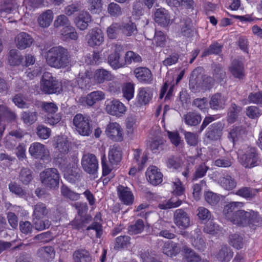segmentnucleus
<instances>
[{"instance_id":"nucleus-60","label":"nucleus","mask_w":262,"mask_h":262,"mask_svg":"<svg viewBox=\"0 0 262 262\" xmlns=\"http://www.w3.org/2000/svg\"><path fill=\"white\" fill-rule=\"evenodd\" d=\"M71 24V22L67 16L64 14H60L56 17L54 21L55 28L65 27Z\"/></svg>"},{"instance_id":"nucleus-11","label":"nucleus","mask_w":262,"mask_h":262,"mask_svg":"<svg viewBox=\"0 0 262 262\" xmlns=\"http://www.w3.org/2000/svg\"><path fill=\"white\" fill-rule=\"evenodd\" d=\"M105 94L100 91H94L86 96L81 97L78 99L79 104L84 106H92L97 102L105 99Z\"/></svg>"},{"instance_id":"nucleus-15","label":"nucleus","mask_w":262,"mask_h":262,"mask_svg":"<svg viewBox=\"0 0 262 262\" xmlns=\"http://www.w3.org/2000/svg\"><path fill=\"white\" fill-rule=\"evenodd\" d=\"M86 39L90 47L100 46L104 41L103 33L101 29L95 28L89 31Z\"/></svg>"},{"instance_id":"nucleus-64","label":"nucleus","mask_w":262,"mask_h":262,"mask_svg":"<svg viewBox=\"0 0 262 262\" xmlns=\"http://www.w3.org/2000/svg\"><path fill=\"white\" fill-rule=\"evenodd\" d=\"M120 29V24L114 23L112 24L107 30V34L111 39H114L117 37Z\"/></svg>"},{"instance_id":"nucleus-58","label":"nucleus","mask_w":262,"mask_h":262,"mask_svg":"<svg viewBox=\"0 0 262 262\" xmlns=\"http://www.w3.org/2000/svg\"><path fill=\"white\" fill-rule=\"evenodd\" d=\"M242 107L233 103L228 113V121L232 123L235 121L237 118L238 114L241 111Z\"/></svg>"},{"instance_id":"nucleus-26","label":"nucleus","mask_w":262,"mask_h":262,"mask_svg":"<svg viewBox=\"0 0 262 262\" xmlns=\"http://www.w3.org/2000/svg\"><path fill=\"white\" fill-rule=\"evenodd\" d=\"M230 71L235 78L239 79H243L245 76L243 63L238 59L233 60L230 67Z\"/></svg>"},{"instance_id":"nucleus-52","label":"nucleus","mask_w":262,"mask_h":262,"mask_svg":"<svg viewBox=\"0 0 262 262\" xmlns=\"http://www.w3.org/2000/svg\"><path fill=\"white\" fill-rule=\"evenodd\" d=\"M166 38L164 33L161 31H155L153 43L157 47H163L166 43Z\"/></svg>"},{"instance_id":"nucleus-23","label":"nucleus","mask_w":262,"mask_h":262,"mask_svg":"<svg viewBox=\"0 0 262 262\" xmlns=\"http://www.w3.org/2000/svg\"><path fill=\"white\" fill-rule=\"evenodd\" d=\"M215 176L217 183L225 190H231L236 187L237 183L231 176L223 174L219 177H217L216 175Z\"/></svg>"},{"instance_id":"nucleus-2","label":"nucleus","mask_w":262,"mask_h":262,"mask_svg":"<svg viewBox=\"0 0 262 262\" xmlns=\"http://www.w3.org/2000/svg\"><path fill=\"white\" fill-rule=\"evenodd\" d=\"M201 69L198 68L192 72L189 79V88L193 93H197L201 90L207 91L212 86V78L207 75H202L201 80H199Z\"/></svg>"},{"instance_id":"nucleus-17","label":"nucleus","mask_w":262,"mask_h":262,"mask_svg":"<svg viewBox=\"0 0 262 262\" xmlns=\"http://www.w3.org/2000/svg\"><path fill=\"white\" fill-rule=\"evenodd\" d=\"M179 36L189 38L193 35L194 29L191 19L188 17H183L180 21Z\"/></svg>"},{"instance_id":"nucleus-33","label":"nucleus","mask_w":262,"mask_h":262,"mask_svg":"<svg viewBox=\"0 0 262 262\" xmlns=\"http://www.w3.org/2000/svg\"><path fill=\"white\" fill-rule=\"evenodd\" d=\"M182 251L185 253V256L183 258V262H199L201 261V257L187 246H184Z\"/></svg>"},{"instance_id":"nucleus-48","label":"nucleus","mask_w":262,"mask_h":262,"mask_svg":"<svg viewBox=\"0 0 262 262\" xmlns=\"http://www.w3.org/2000/svg\"><path fill=\"white\" fill-rule=\"evenodd\" d=\"M144 224L142 220H138L135 224L128 227V232L130 235L141 233L144 230Z\"/></svg>"},{"instance_id":"nucleus-37","label":"nucleus","mask_w":262,"mask_h":262,"mask_svg":"<svg viewBox=\"0 0 262 262\" xmlns=\"http://www.w3.org/2000/svg\"><path fill=\"white\" fill-rule=\"evenodd\" d=\"M147 160V155L146 153H142L141 149H137L134 152V160L138 165V170H141Z\"/></svg>"},{"instance_id":"nucleus-55","label":"nucleus","mask_w":262,"mask_h":262,"mask_svg":"<svg viewBox=\"0 0 262 262\" xmlns=\"http://www.w3.org/2000/svg\"><path fill=\"white\" fill-rule=\"evenodd\" d=\"M21 117L25 124H32L37 120V113L30 111L24 112Z\"/></svg>"},{"instance_id":"nucleus-57","label":"nucleus","mask_w":262,"mask_h":262,"mask_svg":"<svg viewBox=\"0 0 262 262\" xmlns=\"http://www.w3.org/2000/svg\"><path fill=\"white\" fill-rule=\"evenodd\" d=\"M243 237L237 234H233L229 236V242L234 248L239 249L243 246Z\"/></svg>"},{"instance_id":"nucleus-6","label":"nucleus","mask_w":262,"mask_h":262,"mask_svg":"<svg viewBox=\"0 0 262 262\" xmlns=\"http://www.w3.org/2000/svg\"><path fill=\"white\" fill-rule=\"evenodd\" d=\"M73 122L75 129L80 135L88 136L92 133V126L89 116L77 114L74 117Z\"/></svg>"},{"instance_id":"nucleus-36","label":"nucleus","mask_w":262,"mask_h":262,"mask_svg":"<svg viewBox=\"0 0 262 262\" xmlns=\"http://www.w3.org/2000/svg\"><path fill=\"white\" fill-rule=\"evenodd\" d=\"M49 210L46 205L43 203L39 202L33 206L32 217L43 218L48 213Z\"/></svg>"},{"instance_id":"nucleus-22","label":"nucleus","mask_w":262,"mask_h":262,"mask_svg":"<svg viewBox=\"0 0 262 262\" xmlns=\"http://www.w3.org/2000/svg\"><path fill=\"white\" fill-rule=\"evenodd\" d=\"M92 21L91 15L87 11H82L74 19V23L76 27L80 30L87 29Z\"/></svg>"},{"instance_id":"nucleus-3","label":"nucleus","mask_w":262,"mask_h":262,"mask_svg":"<svg viewBox=\"0 0 262 262\" xmlns=\"http://www.w3.org/2000/svg\"><path fill=\"white\" fill-rule=\"evenodd\" d=\"M40 180L46 188L56 190L59 185L60 174L56 168H48L40 172Z\"/></svg>"},{"instance_id":"nucleus-59","label":"nucleus","mask_w":262,"mask_h":262,"mask_svg":"<svg viewBox=\"0 0 262 262\" xmlns=\"http://www.w3.org/2000/svg\"><path fill=\"white\" fill-rule=\"evenodd\" d=\"M226 98L221 93L214 95V110H221L224 108Z\"/></svg>"},{"instance_id":"nucleus-16","label":"nucleus","mask_w":262,"mask_h":262,"mask_svg":"<svg viewBox=\"0 0 262 262\" xmlns=\"http://www.w3.org/2000/svg\"><path fill=\"white\" fill-rule=\"evenodd\" d=\"M14 41L15 47L18 49L24 50L31 46L33 39L27 33L21 32L15 36Z\"/></svg>"},{"instance_id":"nucleus-43","label":"nucleus","mask_w":262,"mask_h":262,"mask_svg":"<svg viewBox=\"0 0 262 262\" xmlns=\"http://www.w3.org/2000/svg\"><path fill=\"white\" fill-rule=\"evenodd\" d=\"M185 122L188 125L195 126L201 122V116L194 112H189L184 117Z\"/></svg>"},{"instance_id":"nucleus-30","label":"nucleus","mask_w":262,"mask_h":262,"mask_svg":"<svg viewBox=\"0 0 262 262\" xmlns=\"http://www.w3.org/2000/svg\"><path fill=\"white\" fill-rule=\"evenodd\" d=\"M245 137L246 131L241 126L234 127L229 134V138L232 140L233 143L235 142L243 140Z\"/></svg>"},{"instance_id":"nucleus-53","label":"nucleus","mask_w":262,"mask_h":262,"mask_svg":"<svg viewBox=\"0 0 262 262\" xmlns=\"http://www.w3.org/2000/svg\"><path fill=\"white\" fill-rule=\"evenodd\" d=\"M8 187L10 192L19 197H23L26 194L25 190L15 182H11L8 185Z\"/></svg>"},{"instance_id":"nucleus-44","label":"nucleus","mask_w":262,"mask_h":262,"mask_svg":"<svg viewBox=\"0 0 262 262\" xmlns=\"http://www.w3.org/2000/svg\"><path fill=\"white\" fill-rule=\"evenodd\" d=\"M38 255L44 259L50 260L53 258L55 252L54 248L51 246H46L40 248L38 250Z\"/></svg>"},{"instance_id":"nucleus-1","label":"nucleus","mask_w":262,"mask_h":262,"mask_svg":"<svg viewBox=\"0 0 262 262\" xmlns=\"http://www.w3.org/2000/svg\"><path fill=\"white\" fill-rule=\"evenodd\" d=\"M47 63L51 67L56 69L64 68L69 66L71 57L67 50L63 47H53L46 53Z\"/></svg>"},{"instance_id":"nucleus-62","label":"nucleus","mask_w":262,"mask_h":262,"mask_svg":"<svg viewBox=\"0 0 262 262\" xmlns=\"http://www.w3.org/2000/svg\"><path fill=\"white\" fill-rule=\"evenodd\" d=\"M21 57L18 55L16 50L12 49L10 51L8 62L11 65H18L21 62Z\"/></svg>"},{"instance_id":"nucleus-45","label":"nucleus","mask_w":262,"mask_h":262,"mask_svg":"<svg viewBox=\"0 0 262 262\" xmlns=\"http://www.w3.org/2000/svg\"><path fill=\"white\" fill-rule=\"evenodd\" d=\"M256 190L252 188L248 187H243L238 189L235 194L243 197L247 200L252 199L255 195Z\"/></svg>"},{"instance_id":"nucleus-19","label":"nucleus","mask_w":262,"mask_h":262,"mask_svg":"<svg viewBox=\"0 0 262 262\" xmlns=\"http://www.w3.org/2000/svg\"><path fill=\"white\" fill-rule=\"evenodd\" d=\"M146 176L148 181L153 185L160 184L163 180L162 173L155 166H151L147 168Z\"/></svg>"},{"instance_id":"nucleus-27","label":"nucleus","mask_w":262,"mask_h":262,"mask_svg":"<svg viewBox=\"0 0 262 262\" xmlns=\"http://www.w3.org/2000/svg\"><path fill=\"white\" fill-rule=\"evenodd\" d=\"M249 212L239 209L235 214L231 222L238 226H245L248 224Z\"/></svg>"},{"instance_id":"nucleus-4","label":"nucleus","mask_w":262,"mask_h":262,"mask_svg":"<svg viewBox=\"0 0 262 262\" xmlns=\"http://www.w3.org/2000/svg\"><path fill=\"white\" fill-rule=\"evenodd\" d=\"M59 167L64 172L66 178L71 183H74L80 177V170L70 159L57 158Z\"/></svg>"},{"instance_id":"nucleus-18","label":"nucleus","mask_w":262,"mask_h":262,"mask_svg":"<svg viewBox=\"0 0 262 262\" xmlns=\"http://www.w3.org/2000/svg\"><path fill=\"white\" fill-rule=\"evenodd\" d=\"M117 194L119 200L126 205L133 204L134 196L130 189L127 186L119 185L117 188Z\"/></svg>"},{"instance_id":"nucleus-12","label":"nucleus","mask_w":262,"mask_h":262,"mask_svg":"<svg viewBox=\"0 0 262 262\" xmlns=\"http://www.w3.org/2000/svg\"><path fill=\"white\" fill-rule=\"evenodd\" d=\"M105 133L107 136L114 141H121L123 139V129L117 122L110 123L106 127Z\"/></svg>"},{"instance_id":"nucleus-14","label":"nucleus","mask_w":262,"mask_h":262,"mask_svg":"<svg viewBox=\"0 0 262 262\" xmlns=\"http://www.w3.org/2000/svg\"><path fill=\"white\" fill-rule=\"evenodd\" d=\"M152 91L150 88L148 87L139 88L136 98L137 106H141L148 104L152 98Z\"/></svg>"},{"instance_id":"nucleus-34","label":"nucleus","mask_w":262,"mask_h":262,"mask_svg":"<svg viewBox=\"0 0 262 262\" xmlns=\"http://www.w3.org/2000/svg\"><path fill=\"white\" fill-rule=\"evenodd\" d=\"M122 158V154L120 148L114 145L109 151L108 160L112 165L117 164L120 162Z\"/></svg>"},{"instance_id":"nucleus-32","label":"nucleus","mask_w":262,"mask_h":262,"mask_svg":"<svg viewBox=\"0 0 262 262\" xmlns=\"http://www.w3.org/2000/svg\"><path fill=\"white\" fill-rule=\"evenodd\" d=\"M53 13L51 10H47L38 18L39 25L42 28L48 27L53 21Z\"/></svg>"},{"instance_id":"nucleus-5","label":"nucleus","mask_w":262,"mask_h":262,"mask_svg":"<svg viewBox=\"0 0 262 262\" xmlns=\"http://www.w3.org/2000/svg\"><path fill=\"white\" fill-rule=\"evenodd\" d=\"M41 90L47 94L59 93L62 91L60 82L53 77L51 73H45L40 85Z\"/></svg>"},{"instance_id":"nucleus-7","label":"nucleus","mask_w":262,"mask_h":262,"mask_svg":"<svg viewBox=\"0 0 262 262\" xmlns=\"http://www.w3.org/2000/svg\"><path fill=\"white\" fill-rule=\"evenodd\" d=\"M29 154L35 159H41L46 162L50 161V152L46 146L39 142L32 143L29 149Z\"/></svg>"},{"instance_id":"nucleus-47","label":"nucleus","mask_w":262,"mask_h":262,"mask_svg":"<svg viewBox=\"0 0 262 262\" xmlns=\"http://www.w3.org/2000/svg\"><path fill=\"white\" fill-rule=\"evenodd\" d=\"M43 218H33V223L35 229L38 231H42L48 229L51 225L48 220H42Z\"/></svg>"},{"instance_id":"nucleus-63","label":"nucleus","mask_w":262,"mask_h":262,"mask_svg":"<svg viewBox=\"0 0 262 262\" xmlns=\"http://www.w3.org/2000/svg\"><path fill=\"white\" fill-rule=\"evenodd\" d=\"M51 129L43 125H39L37 127V135L42 139H47L51 135Z\"/></svg>"},{"instance_id":"nucleus-25","label":"nucleus","mask_w":262,"mask_h":262,"mask_svg":"<svg viewBox=\"0 0 262 262\" xmlns=\"http://www.w3.org/2000/svg\"><path fill=\"white\" fill-rule=\"evenodd\" d=\"M243 206V203L240 202H231L225 206L223 213L225 217L231 222L237 211Z\"/></svg>"},{"instance_id":"nucleus-28","label":"nucleus","mask_w":262,"mask_h":262,"mask_svg":"<svg viewBox=\"0 0 262 262\" xmlns=\"http://www.w3.org/2000/svg\"><path fill=\"white\" fill-rule=\"evenodd\" d=\"M113 76L108 71L104 69H99L95 71L94 74V78L96 82L102 83L106 81H110Z\"/></svg>"},{"instance_id":"nucleus-56","label":"nucleus","mask_w":262,"mask_h":262,"mask_svg":"<svg viewBox=\"0 0 262 262\" xmlns=\"http://www.w3.org/2000/svg\"><path fill=\"white\" fill-rule=\"evenodd\" d=\"M19 179L24 184H28L32 179L31 170L27 168H22L19 173Z\"/></svg>"},{"instance_id":"nucleus-29","label":"nucleus","mask_w":262,"mask_h":262,"mask_svg":"<svg viewBox=\"0 0 262 262\" xmlns=\"http://www.w3.org/2000/svg\"><path fill=\"white\" fill-rule=\"evenodd\" d=\"M61 37L63 40H76L78 37V34L75 28L71 24L62 28L60 31Z\"/></svg>"},{"instance_id":"nucleus-54","label":"nucleus","mask_w":262,"mask_h":262,"mask_svg":"<svg viewBox=\"0 0 262 262\" xmlns=\"http://www.w3.org/2000/svg\"><path fill=\"white\" fill-rule=\"evenodd\" d=\"M182 201L179 199L171 198L165 203L160 204L159 207L161 209H168L172 208H176L180 206L182 204Z\"/></svg>"},{"instance_id":"nucleus-42","label":"nucleus","mask_w":262,"mask_h":262,"mask_svg":"<svg viewBox=\"0 0 262 262\" xmlns=\"http://www.w3.org/2000/svg\"><path fill=\"white\" fill-rule=\"evenodd\" d=\"M61 195L65 198L72 201H77L80 198V194L71 190L66 185H62L60 188Z\"/></svg>"},{"instance_id":"nucleus-41","label":"nucleus","mask_w":262,"mask_h":262,"mask_svg":"<svg viewBox=\"0 0 262 262\" xmlns=\"http://www.w3.org/2000/svg\"><path fill=\"white\" fill-rule=\"evenodd\" d=\"M74 262H81L83 259L85 262H91L92 258L89 252L84 250H77L73 255Z\"/></svg>"},{"instance_id":"nucleus-8","label":"nucleus","mask_w":262,"mask_h":262,"mask_svg":"<svg viewBox=\"0 0 262 262\" xmlns=\"http://www.w3.org/2000/svg\"><path fill=\"white\" fill-rule=\"evenodd\" d=\"M71 143L70 140L65 136H58L55 140V148L58 152H56L54 156L56 162L57 163V158H62V159H68L66 155L69 151Z\"/></svg>"},{"instance_id":"nucleus-13","label":"nucleus","mask_w":262,"mask_h":262,"mask_svg":"<svg viewBox=\"0 0 262 262\" xmlns=\"http://www.w3.org/2000/svg\"><path fill=\"white\" fill-rule=\"evenodd\" d=\"M190 221L189 215L184 210L178 209L174 211L173 222L179 228L186 229L190 225Z\"/></svg>"},{"instance_id":"nucleus-20","label":"nucleus","mask_w":262,"mask_h":262,"mask_svg":"<svg viewBox=\"0 0 262 262\" xmlns=\"http://www.w3.org/2000/svg\"><path fill=\"white\" fill-rule=\"evenodd\" d=\"M136 78L141 83L150 84L153 80L152 74L149 69L144 67H139L134 71Z\"/></svg>"},{"instance_id":"nucleus-61","label":"nucleus","mask_w":262,"mask_h":262,"mask_svg":"<svg viewBox=\"0 0 262 262\" xmlns=\"http://www.w3.org/2000/svg\"><path fill=\"white\" fill-rule=\"evenodd\" d=\"M76 81L81 88H86L90 81V75L89 72L79 73L78 77L76 79Z\"/></svg>"},{"instance_id":"nucleus-51","label":"nucleus","mask_w":262,"mask_h":262,"mask_svg":"<svg viewBox=\"0 0 262 262\" xmlns=\"http://www.w3.org/2000/svg\"><path fill=\"white\" fill-rule=\"evenodd\" d=\"M249 214L248 224H252L255 226H260L262 225V217L258 212L250 210L249 211Z\"/></svg>"},{"instance_id":"nucleus-40","label":"nucleus","mask_w":262,"mask_h":262,"mask_svg":"<svg viewBox=\"0 0 262 262\" xmlns=\"http://www.w3.org/2000/svg\"><path fill=\"white\" fill-rule=\"evenodd\" d=\"M233 255L232 250L226 246L222 247L216 255V258L221 261H228Z\"/></svg>"},{"instance_id":"nucleus-9","label":"nucleus","mask_w":262,"mask_h":262,"mask_svg":"<svg viewBox=\"0 0 262 262\" xmlns=\"http://www.w3.org/2000/svg\"><path fill=\"white\" fill-rule=\"evenodd\" d=\"M241 164L246 168H252L260 163L256 149L253 147H248L246 152L241 156Z\"/></svg>"},{"instance_id":"nucleus-31","label":"nucleus","mask_w":262,"mask_h":262,"mask_svg":"<svg viewBox=\"0 0 262 262\" xmlns=\"http://www.w3.org/2000/svg\"><path fill=\"white\" fill-rule=\"evenodd\" d=\"M17 0H4L0 10V17H3V13L8 14L15 10L19 5Z\"/></svg>"},{"instance_id":"nucleus-21","label":"nucleus","mask_w":262,"mask_h":262,"mask_svg":"<svg viewBox=\"0 0 262 262\" xmlns=\"http://www.w3.org/2000/svg\"><path fill=\"white\" fill-rule=\"evenodd\" d=\"M105 110L110 115L119 116L125 112L126 107L119 101L113 100L106 103Z\"/></svg>"},{"instance_id":"nucleus-10","label":"nucleus","mask_w":262,"mask_h":262,"mask_svg":"<svg viewBox=\"0 0 262 262\" xmlns=\"http://www.w3.org/2000/svg\"><path fill=\"white\" fill-rule=\"evenodd\" d=\"M81 166L87 173L95 174L98 169V161L96 157L92 154H84L81 159Z\"/></svg>"},{"instance_id":"nucleus-50","label":"nucleus","mask_w":262,"mask_h":262,"mask_svg":"<svg viewBox=\"0 0 262 262\" xmlns=\"http://www.w3.org/2000/svg\"><path fill=\"white\" fill-rule=\"evenodd\" d=\"M120 29L124 34L128 36L134 34L137 31L136 25L132 22L122 24L120 25Z\"/></svg>"},{"instance_id":"nucleus-46","label":"nucleus","mask_w":262,"mask_h":262,"mask_svg":"<svg viewBox=\"0 0 262 262\" xmlns=\"http://www.w3.org/2000/svg\"><path fill=\"white\" fill-rule=\"evenodd\" d=\"M135 85L131 82H126L122 86L123 97L128 101L132 99L134 96Z\"/></svg>"},{"instance_id":"nucleus-39","label":"nucleus","mask_w":262,"mask_h":262,"mask_svg":"<svg viewBox=\"0 0 262 262\" xmlns=\"http://www.w3.org/2000/svg\"><path fill=\"white\" fill-rule=\"evenodd\" d=\"M88 10L93 14H99L103 8L102 0H88Z\"/></svg>"},{"instance_id":"nucleus-49","label":"nucleus","mask_w":262,"mask_h":262,"mask_svg":"<svg viewBox=\"0 0 262 262\" xmlns=\"http://www.w3.org/2000/svg\"><path fill=\"white\" fill-rule=\"evenodd\" d=\"M107 11L111 16L114 17H118L122 14V10L121 7L114 2L111 3L108 5Z\"/></svg>"},{"instance_id":"nucleus-24","label":"nucleus","mask_w":262,"mask_h":262,"mask_svg":"<svg viewBox=\"0 0 262 262\" xmlns=\"http://www.w3.org/2000/svg\"><path fill=\"white\" fill-rule=\"evenodd\" d=\"M155 20L162 26H167L171 21L168 11L163 8L157 9L155 12Z\"/></svg>"},{"instance_id":"nucleus-35","label":"nucleus","mask_w":262,"mask_h":262,"mask_svg":"<svg viewBox=\"0 0 262 262\" xmlns=\"http://www.w3.org/2000/svg\"><path fill=\"white\" fill-rule=\"evenodd\" d=\"M163 253L168 256H175L179 251L180 248L176 243L168 241L164 243L162 248Z\"/></svg>"},{"instance_id":"nucleus-38","label":"nucleus","mask_w":262,"mask_h":262,"mask_svg":"<svg viewBox=\"0 0 262 262\" xmlns=\"http://www.w3.org/2000/svg\"><path fill=\"white\" fill-rule=\"evenodd\" d=\"M108 62L115 70L123 68L125 66V62L117 54H111L108 57Z\"/></svg>"}]
</instances>
